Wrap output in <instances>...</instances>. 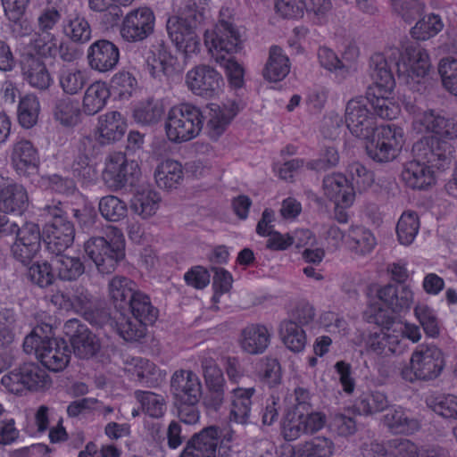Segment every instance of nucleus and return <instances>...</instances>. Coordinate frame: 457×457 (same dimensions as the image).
Instances as JSON below:
<instances>
[{"label": "nucleus", "mask_w": 457, "mask_h": 457, "mask_svg": "<svg viewBox=\"0 0 457 457\" xmlns=\"http://www.w3.org/2000/svg\"><path fill=\"white\" fill-rule=\"evenodd\" d=\"M127 129V123L120 112H108L98 117L96 129L97 141L100 145H109L122 138Z\"/></svg>", "instance_id": "obj_20"}, {"label": "nucleus", "mask_w": 457, "mask_h": 457, "mask_svg": "<svg viewBox=\"0 0 457 457\" xmlns=\"http://www.w3.org/2000/svg\"><path fill=\"white\" fill-rule=\"evenodd\" d=\"M346 243L353 252L361 255L370 253L376 245L372 233L362 227H352Z\"/></svg>", "instance_id": "obj_45"}, {"label": "nucleus", "mask_w": 457, "mask_h": 457, "mask_svg": "<svg viewBox=\"0 0 457 457\" xmlns=\"http://www.w3.org/2000/svg\"><path fill=\"white\" fill-rule=\"evenodd\" d=\"M382 420L394 434L411 435L420 428V420L410 410L401 406L390 409Z\"/></svg>", "instance_id": "obj_25"}, {"label": "nucleus", "mask_w": 457, "mask_h": 457, "mask_svg": "<svg viewBox=\"0 0 457 457\" xmlns=\"http://www.w3.org/2000/svg\"><path fill=\"white\" fill-rule=\"evenodd\" d=\"M64 307L74 309L93 324H99L101 320L107 318L105 312L96 309L93 296L82 286H75L72 288V295L65 300Z\"/></svg>", "instance_id": "obj_18"}, {"label": "nucleus", "mask_w": 457, "mask_h": 457, "mask_svg": "<svg viewBox=\"0 0 457 457\" xmlns=\"http://www.w3.org/2000/svg\"><path fill=\"white\" fill-rule=\"evenodd\" d=\"M186 84L195 95L212 98L221 92L223 79L212 67L202 64L187 71Z\"/></svg>", "instance_id": "obj_11"}, {"label": "nucleus", "mask_w": 457, "mask_h": 457, "mask_svg": "<svg viewBox=\"0 0 457 457\" xmlns=\"http://www.w3.org/2000/svg\"><path fill=\"white\" fill-rule=\"evenodd\" d=\"M98 209L101 215L109 221L117 222L124 219L128 207L124 201L115 195H106L100 199Z\"/></svg>", "instance_id": "obj_48"}, {"label": "nucleus", "mask_w": 457, "mask_h": 457, "mask_svg": "<svg viewBox=\"0 0 457 457\" xmlns=\"http://www.w3.org/2000/svg\"><path fill=\"white\" fill-rule=\"evenodd\" d=\"M280 336L284 345L294 353L302 352L306 345V335L303 328L293 320L280 324Z\"/></svg>", "instance_id": "obj_42"}, {"label": "nucleus", "mask_w": 457, "mask_h": 457, "mask_svg": "<svg viewBox=\"0 0 457 457\" xmlns=\"http://www.w3.org/2000/svg\"><path fill=\"white\" fill-rule=\"evenodd\" d=\"M220 429L215 426L204 428L187 442L195 451L204 454L205 457H216L217 447L220 443Z\"/></svg>", "instance_id": "obj_36"}, {"label": "nucleus", "mask_w": 457, "mask_h": 457, "mask_svg": "<svg viewBox=\"0 0 457 457\" xmlns=\"http://www.w3.org/2000/svg\"><path fill=\"white\" fill-rule=\"evenodd\" d=\"M15 242L11 246V253L15 260L24 265L29 264L38 253L41 247V236L38 225L26 222L14 234Z\"/></svg>", "instance_id": "obj_13"}, {"label": "nucleus", "mask_w": 457, "mask_h": 457, "mask_svg": "<svg viewBox=\"0 0 457 457\" xmlns=\"http://www.w3.org/2000/svg\"><path fill=\"white\" fill-rule=\"evenodd\" d=\"M445 367L442 350L433 344H421L412 352L410 367L401 371L405 381H431L437 378Z\"/></svg>", "instance_id": "obj_3"}, {"label": "nucleus", "mask_w": 457, "mask_h": 457, "mask_svg": "<svg viewBox=\"0 0 457 457\" xmlns=\"http://www.w3.org/2000/svg\"><path fill=\"white\" fill-rule=\"evenodd\" d=\"M43 211L53 218L44 228L46 248L51 253L59 255L72 245L75 237L74 225L62 216V211L57 204H47Z\"/></svg>", "instance_id": "obj_5"}, {"label": "nucleus", "mask_w": 457, "mask_h": 457, "mask_svg": "<svg viewBox=\"0 0 457 457\" xmlns=\"http://www.w3.org/2000/svg\"><path fill=\"white\" fill-rule=\"evenodd\" d=\"M109 295L115 307L123 311L137 291L136 284L123 276L113 277L108 285Z\"/></svg>", "instance_id": "obj_33"}, {"label": "nucleus", "mask_w": 457, "mask_h": 457, "mask_svg": "<svg viewBox=\"0 0 457 457\" xmlns=\"http://www.w3.org/2000/svg\"><path fill=\"white\" fill-rule=\"evenodd\" d=\"M402 52L390 47L384 53L374 54L370 58L371 77L386 91L395 87L394 72L403 79L413 90L420 91L428 79L430 59L428 52L420 46H408L405 55L408 63L400 64Z\"/></svg>", "instance_id": "obj_1"}, {"label": "nucleus", "mask_w": 457, "mask_h": 457, "mask_svg": "<svg viewBox=\"0 0 457 457\" xmlns=\"http://www.w3.org/2000/svg\"><path fill=\"white\" fill-rule=\"evenodd\" d=\"M83 249L100 273L110 274L125 258L124 235L117 227L109 226L105 236L91 237L85 241Z\"/></svg>", "instance_id": "obj_2"}, {"label": "nucleus", "mask_w": 457, "mask_h": 457, "mask_svg": "<svg viewBox=\"0 0 457 457\" xmlns=\"http://www.w3.org/2000/svg\"><path fill=\"white\" fill-rule=\"evenodd\" d=\"M270 337V334L265 326L251 324L242 329L239 344L245 352L260 354L268 347Z\"/></svg>", "instance_id": "obj_28"}, {"label": "nucleus", "mask_w": 457, "mask_h": 457, "mask_svg": "<svg viewBox=\"0 0 457 457\" xmlns=\"http://www.w3.org/2000/svg\"><path fill=\"white\" fill-rule=\"evenodd\" d=\"M419 228L420 221L416 212L403 213L396 226L399 242L405 245H411L416 237Z\"/></svg>", "instance_id": "obj_51"}, {"label": "nucleus", "mask_w": 457, "mask_h": 457, "mask_svg": "<svg viewBox=\"0 0 457 457\" xmlns=\"http://www.w3.org/2000/svg\"><path fill=\"white\" fill-rule=\"evenodd\" d=\"M290 71L289 60L283 54L282 49L273 46L270 49L269 60L263 70V76L270 81L277 82L283 79Z\"/></svg>", "instance_id": "obj_39"}, {"label": "nucleus", "mask_w": 457, "mask_h": 457, "mask_svg": "<svg viewBox=\"0 0 457 457\" xmlns=\"http://www.w3.org/2000/svg\"><path fill=\"white\" fill-rule=\"evenodd\" d=\"M405 347L401 335L396 334L395 329L392 332L374 333L367 341L368 351L382 358L401 354Z\"/></svg>", "instance_id": "obj_23"}, {"label": "nucleus", "mask_w": 457, "mask_h": 457, "mask_svg": "<svg viewBox=\"0 0 457 457\" xmlns=\"http://www.w3.org/2000/svg\"><path fill=\"white\" fill-rule=\"evenodd\" d=\"M53 264L47 262H34L28 270V278L39 287L45 288L51 286L54 281Z\"/></svg>", "instance_id": "obj_60"}, {"label": "nucleus", "mask_w": 457, "mask_h": 457, "mask_svg": "<svg viewBox=\"0 0 457 457\" xmlns=\"http://www.w3.org/2000/svg\"><path fill=\"white\" fill-rule=\"evenodd\" d=\"M164 112L162 102L146 100L140 103L134 110L133 117L138 123L144 125L154 124L160 120Z\"/></svg>", "instance_id": "obj_49"}, {"label": "nucleus", "mask_w": 457, "mask_h": 457, "mask_svg": "<svg viewBox=\"0 0 457 457\" xmlns=\"http://www.w3.org/2000/svg\"><path fill=\"white\" fill-rule=\"evenodd\" d=\"M139 173L136 162H128L124 154L120 152L111 154L105 162L104 178L114 189L124 187L132 184L133 179Z\"/></svg>", "instance_id": "obj_15"}, {"label": "nucleus", "mask_w": 457, "mask_h": 457, "mask_svg": "<svg viewBox=\"0 0 457 457\" xmlns=\"http://www.w3.org/2000/svg\"><path fill=\"white\" fill-rule=\"evenodd\" d=\"M334 451L332 439L318 436L296 445L294 447V457H331Z\"/></svg>", "instance_id": "obj_32"}, {"label": "nucleus", "mask_w": 457, "mask_h": 457, "mask_svg": "<svg viewBox=\"0 0 457 457\" xmlns=\"http://www.w3.org/2000/svg\"><path fill=\"white\" fill-rule=\"evenodd\" d=\"M29 206V195L22 185L0 176V211L22 212Z\"/></svg>", "instance_id": "obj_19"}, {"label": "nucleus", "mask_w": 457, "mask_h": 457, "mask_svg": "<svg viewBox=\"0 0 457 457\" xmlns=\"http://www.w3.org/2000/svg\"><path fill=\"white\" fill-rule=\"evenodd\" d=\"M161 197L151 189L137 191L131 199V210L142 219L154 215L159 208Z\"/></svg>", "instance_id": "obj_41"}, {"label": "nucleus", "mask_w": 457, "mask_h": 457, "mask_svg": "<svg viewBox=\"0 0 457 457\" xmlns=\"http://www.w3.org/2000/svg\"><path fill=\"white\" fill-rule=\"evenodd\" d=\"M46 6L38 16V27L40 31L51 32L61 19L62 0H46Z\"/></svg>", "instance_id": "obj_58"}, {"label": "nucleus", "mask_w": 457, "mask_h": 457, "mask_svg": "<svg viewBox=\"0 0 457 457\" xmlns=\"http://www.w3.org/2000/svg\"><path fill=\"white\" fill-rule=\"evenodd\" d=\"M63 33L73 43L85 44L91 39L92 29L86 17L74 12L66 17L63 22Z\"/></svg>", "instance_id": "obj_34"}, {"label": "nucleus", "mask_w": 457, "mask_h": 457, "mask_svg": "<svg viewBox=\"0 0 457 457\" xmlns=\"http://www.w3.org/2000/svg\"><path fill=\"white\" fill-rule=\"evenodd\" d=\"M201 366L206 387L224 386L225 379L215 360L210 356L201 358Z\"/></svg>", "instance_id": "obj_64"}, {"label": "nucleus", "mask_w": 457, "mask_h": 457, "mask_svg": "<svg viewBox=\"0 0 457 457\" xmlns=\"http://www.w3.org/2000/svg\"><path fill=\"white\" fill-rule=\"evenodd\" d=\"M324 195L336 205L349 207L353 204L355 193L348 184V179L341 173H333L323 179Z\"/></svg>", "instance_id": "obj_22"}, {"label": "nucleus", "mask_w": 457, "mask_h": 457, "mask_svg": "<svg viewBox=\"0 0 457 457\" xmlns=\"http://www.w3.org/2000/svg\"><path fill=\"white\" fill-rule=\"evenodd\" d=\"M52 262L57 277L63 281L77 280L85 272V265L79 257L59 253Z\"/></svg>", "instance_id": "obj_37"}, {"label": "nucleus", "mask_w": 457, "mask_h": 457, "mask_svg": "<svg viewBox=\"0 0 457 457\" xmlns=\"http://www.w3.org/2000/svg\"><path fill=\"white\" fill-rule=\"evenodd\" d=\"M254 392L253 387H238L233 390L230 417L234 421L240 424L248 422L252 405L251 398Z\"/></svg>", "instance_id": "obj_38"}, {"label": "nucleus", "mask_w": 457, "mask_h": 457, "mask_svg": "<svg viewBox=\"0 0 457 457\" xmlns=\"http://www.w3.org/2000/svg\"><path fill=\"white\" fill-rule=\"evenodd\" d=\"M59 83L68 95L79 93L87 83L85 72L76 68L62 69L59 74Z\"/></svg>", "instance_id": "obj_56"}, {"label": "nucleus", "mask_w": 457, "mask_h": 457, "mask_svg": "<svg viewBox=\"0 0 457 457\" xmlns=\"http://www.w3.org/2000/svg\"><path fill=\"white\" fill-rule=\"evenodd\" d=\"M147 323L134 316L129 317L122 311L120 316L116 318L117 332L128 342H137L143 338L145 336V326Z\"/></svg>", "instance_id": "obj_40"}, {"label": "nucleus", "mask_w": 457, "mask_h": 457, "mask_svg": "<svg viewBox=\"0 0 457 457\" xmlns=\"http://www.w3.org/2000/svg\"><path fill=\"white\" fill-rule=\"evenodd\" d=\"M395 13L406 22H412L420 17L425 9V4L420 0H391Z\"/></svg>", "instance_id": "obj_57"}, {"label": "nucleus", "mask_w": 457, "mask_h": 457, "mask_svg": "<svg viewBox=\"0 0 457 457\" xmlns=\"http://www.w3.org/2000/svg\"><path fill=\"white\" fill-rule=\"evenodd\" d=\"M443 27L441 18L432 13L420 19L411 28V34L418 40H427L440 32Z\"/></svg>", "instance_id": "obj_54"}, {"label": "nucleus", "mask_w": 457, "mask_h": 457, "mask_svg": "<svg viewBox=\"0 0 457 457\" xmlns=\"http://www.w3.org/2000/svg\"><path fill=\"white\" fill-rule=\"evenodd\" d=\"M376 88L378 89V95L375 92L371 93L372 88H369L367 96L369 97L368 104H370L376 115L382 119L392 120L396 116V106L384 95L392 91V89L386 91L382 87L378 85L374 80Z\"/></svg>", "instance_id": "obj_43"}, {"label": "nucleus", "mask_w": 457, "mask_h": 457, "mask_svg": "<svg viewBox=\"0 0 457 457\" xmlns=\"http://www.w3.org/2000/svg\"><path fill=\"white\" fill-rule=\"evenodd\" d=\"M201 112L190 104L173 106V142L188 141L198 135L202 129Z\"/></svg>", "instance_id": "obj_14"}, {"label": "nucleus", "mask_w": 457, "mask_h": 457, "mask_svg": "<svg viewBox=\"0 0 457 457\" xmlns=\"http://www.w3.org/2000/svg\"><path fill=\"white\" fill-rule=\"evenodd\" d=\"M137 399L142 409L153 418H160L165 411V403L162 396L152 392H136Z\"/></svg>", "instance_id": "obj_63"}, {"label": "nucleus", "mask_w": 457, "mask_h": 457, "mask_svg": "<svg viewBox=\"0 0 457 457\" xmlns=\"http://www.w3.org/2000/svg\"><path fill=\"white\" fill-rule=\"evenodd\" d=\"M124 311H128L135 318L141 319L150 324L154 322L157 318V310L152 305L149 296L138 290Z\"/></svg>", "instance_id": "obj_44"}, {"label": "nucleus", "mask_w": 457, "mask_h": 457, "mask_svg": "<svg viewBox=\"0 0 457 457\" xmlns=\"http://www.w3.org/2000/svg\"><path fill=\"white\" fill-rule=\"evenodd\" d=\"M412 127L419 133H431L429 137L447 140L450 143L457 137V123L434 110L418 113L414 117Z\"/></svg>", "instance_id": "obj_10"}, {"label": "nucleus", "mask_w": 457, "mask_h": 457, "mask_svg": "<svg viewBox=\"0 0 457 457\" xmlns=\"http://www.w3.org/2000/svg\"><path fill=\"white\" fill-rule=\"evenodd\" d=\"M54 116L63 126L76 125L79 116L77 102L69 97L57 99L54 107Z\"/></svg>", "instance_id": "obj_50"}, {"label": "nucleus", "mask_w": 457, "mask_h": 457, "mask_svg": "<svg viewBox=\"0 0 457 457\" xmlns=\"http://www.w3.org/2000/svg\"><path fill=\"white\" fill-rule=\"evenodd\" d=\"M145 69L159 81H170L171 73V54L163 40L158 44L156 52L146 60Z\"/></svg>", "instance_id": "obj_29"}, {"label": "nucleus", "mask_w": 457, "mask_h": 457, "mask_svg": "<svg viewBox=\"0 0 457 457\" xmlns=\"http://www.w3.org/2000/svg\"><path fill=\"white\" fill-rule=\"evenodd\" d=\"M110 91L106 84L96 81L91 84L84 94L82 110L87 115H95L106 104Z\"/></svg>", "instance_id": "obj_35"}, {"label": "nucleus", "mask_w": 457, "mask_h": 457, "mask_svg": "<svg viewBox=\"0 0 457 457\" xmlns=\"http://www.w3.org/2000/svg\"><path fill=\"white\" fill-rule=\"evenodd\" d=\"M366 141L370 158L377 162H387L396 158L403 145V129L395 125L381 126Z\"/></svg>", "instance_id": "obj_6"}, {"label": "nucleus", "mask_w": 457, "mask_h": 457, "mask_svg": "<svg viewBox=\"0 0 457 457\" xmlns=\"http://www.w3.org/2000/svg\"><path fill=\"white\" fill-rule=\"evenodd\" d=\"M209 119L207 121V132L212 140H217L226 130L228 124L238 112V106L235 102L220 106L210 104L208 106Z\"/></svg>", "instance_id": "obj_26"}, {"label": "nucleus", "mask_w": 457, "mask_h": 457, "mask_svg": "<svg viewBox=\"0 0 457 457\" xmlns=\"http://www.w3.org/2000/svg\"><path fill=\"white\" fill-rule=\"evenodd\" d=\"M428 407L437 415L457 420V396L453 395H439L427 400Z\"/></svg>", "instance_id": "obj_53"}, {"label": "nucleus", "mask_w": 457, "mask_h": 457, "mask_svg": "<svg viewBox=\"0 0 457 457\" xmlns=\"http://www.w3.org/2000/svg\"><path fill=\"white\" fill-rule=\"evenodd\" d=\"M154 22V14L149 8L130 11L122 21L120 36L129 43L142 42L153 34Z\"/></svg>", "instance_id": "obj_12"}, {"label": "nucleus", "mask_w": 457, "mask_h": 457, "mask_svg": "<svg viewBox=\"0 0 457 457\" xmlns=\"http://www.w3.org/2000/svg\"><path fill=\"white\" fill-rule=\"evenodd\" d=\"M170 145L168 142H156L154 156L161 161L154 171V179L158 187L170 190L171 188V161L170 160Z\"/></svg>", "instance_id": "obj_31"}, {"label": "nucleus", "mask_w": 457, "mask_h": 457, "mask_svg": "<svg viewBox=\"0 0 457 457\" xmlns=\"http://www.w3.org/2000/svg\"><path fill=\"white\" fill-rule=\"evenodd\" d=\"M401 176L405 185L412 189L424 190L435 183L430 167L417 158L404 164Z\"/></svg>", "instance_id": "obj_27"}, {"label": "nucleus", "mask_w": 457, "mask_h": 457, "mask_svg": "<svg viewBox=\"0 0 457 457\" xmlns=\"http://www.w3.org/2000/svg\"><path fill=\"white\" fill-rule=\"evenodd\" d=\"M22 71L28 83L38 90L47 89L53 82L45 62L39 57L27 56L23 62Z\"/></svg>", "instance_id": "obj_30"}, {"label": "nucleus", "mask_w": 457, "mask_h": 457, "mask_svg": "<svg viewBox=\"0 0 457 457\" xmlns=\"http://www.w3.org/2000/svg\"><path fill=\"white\" fill-rule=\"evenodd\" d=\"M345 177L353 191H365L374 182L373 173L359 162H353L347 166Z\"/></svg>", "instance_id": "obj_47"}, {"label": "nucleus", "mask_w": 457, "mask_h": 457, "mask_svg": "<svg viewBox=\"0 0 457 457\" xmlns=\"http://www.w3.org/2000/svg\"><path fill=\"white\" fill-rule=\"evenodd\" d=\"M40 105L37 98L29 95L23 97L19 104L18 120L21 127L30 129L37 122Z\"/></svg>", "instance_id": "obj_52"}, {"label": "nucleus", "mask_w": 457, "mask_h": 457, "mask_svg": "<svg viewBox=\"0 0 457 457\" xmlns=\"http://www.w3.org/2000/svg\"><path fill=\"white\" fill-rule=\"evenodd\" d=\"M11 160L12 166L21 175L35 171L39 164L37 148L27 139H21L13 144Z\"/></svg>", "instance_id": "obj_24"}, {"label": "nucleus", "mask_w": 457, "mask_h": 457, "mask_svg": "<svg viewBox=\"0 0 457 457\" xmlns=\"http://www.w3.org/2000/svg\"><path fill=\"white\" fill-rule=\"evenodd\" d=\"M438 72L445 88L457 96V59H442L438 65Z\"/></svg>", "instance_id": "obj_62"}, {"label": "nucleus", "mask_w": 457, "mask_h": 457, "mask_svg": "<svg viewBox=\"0 0 457 457\" xmlns=\"http://www.w3.org/2000/svg\"><path fill=\"white\" fill-rule=\"evenodd\" d=\"M202 393L199 378L191 370L173 373V397L176 403H197Z\"/></svg>", "instance_id": "obj_17"}, {"label": "nucleus", "mask_w": 457, "mask_h": 457, "mask_svg": "<svg viewBox=\"0 0 457 457\" xmlns=\"http://www.w3.org/2000/svg\"><path fill=\"white\" fill-rule=\"evenodd\" d=\"M132 361L135 365L134 375L139 382L147 386L158 384L160 372L152 361L143 358H133Z\"/></svg>", "instance_id": "obj_59"}, {"label": "nucleus", "mask_w": 457, "mask_h": 457, "mask_svg": "<svg viewBox=\"0 0 457 457\" xmlns=\"http://www.w3.org/2000/svg\"><path fill=\"white\" fill-rule=\"evenodd\" d=\"M204 42L216 62H222L227 55L237 53L241 47L237 29L225 21H220L213 29L204 33Z\"/></svg>", "instance_id": "obj_7"}, {"label": "nucleus", "mask_w": 457, "mask_h": 457, "mask_svg": "<svg viewBox=\"0 0 457 457\" xmlns=\"http://www.w3.org/2000/svg\"><path fill=\"white\" fill-rule=\"evenodd\" d=\"M23 350L28 354H35L36 358L51 371H61L70 362L71 351L65 341L41 337L35 332L25 337Z\"/></svg>", "instance_id": "obj_4"}, {"label": "nucleus", "mask_w": 457, "mask_h": 457, "mask_svg": "<svg viewBox=\"0 0 457 457\" xmlns=\"http://www.w3.org/2000/svg\"><path fill=\"white\" fill-rule=\"evenodd\" d=\"M415 158L438 170L448 168L454 158L453 143L436 137H422L412 146Z\"/></svg>", "instance_id": "obj_8"}, {"label": "nucleus", "mask_w": 457, "mask_h": 457, "mask_svg": "<svg viewBox=\"0 0 457 457\" xmlns=\"http://www.w3.org/2000/svg\"><path fill=\"white\" fill-rule=\"evenodd\" d=\"M377 296L395 313L408 311L413 303V293L406 285L387 284L377 291Z\"/></svg>", "instance_id": "obj_21"}, {"label": "nucleus", "mask_w": 457, "mask_h": 457, "mask_svg": "<svg viewBox=\"0 0 457 457\" xmlns=\"http://www.w3.org/2000/svg\"><path fill=\"white\" fill-rule=\"evenodd\" d=\"M18 369L25 390H37L45 387L49 382L46 370L36 363H24Z\"/></svg>", "instance_id": "obj_46"}, {"label": "nucleus", "mask_w": 457, "mask_h": 457, "mask_svg": "<svg viewBox=\"0 0 457 457\" xmlns=\"http://www.w3.org/2000/svg\"><path fill=\"white\" fill-rule=\"evenodd\" d=\"M369 97L350 100L345 108V124L350 132L361 139L370 138L378 129L374 116L368 109Z\"/></svg>", "instance_id": "obj_9"}, {"label": "nucleus", "mask_w": 457, "mask_h": 457, "mask_svg": "<svg viewBox=\"0 0 457 457\" xmlns=\"http://www.w3.org/2000/svg\"><path fill=\"white\" fill-rule=\"evenodd\" d=\"M389 406L387 395L381 391H372L362 397L359 403L358 409L364 414H373L385 411Z\"/></svg>", "instance_id": "obj_61"}, {"label": "nucleus", "mask_w": 457, "mask_h": 457, "mask_svg": "<svg viewBox=\"0 0 457 457\" xmlns=\"http://www.w3.org/2000/svg\"><path fill=\"white\" fill-rule=\"evenodd\" d=\"M87 57L91 69L106 72L113 70L118 64L120 50L112 42L99 39L88 47Z\"/></svg>", "instance_id": "obj_16"}, {"label": "nucleus", "mask_w": 457, "mask_h": 457, "mask_svg": "<svg viewBox=\"0 0 457 457\" xmlns=\"http://www.w3.org/2000/svg\"><path fill=\"white\" fill-rule=\"evenodd\" d=\"M74 354L80 359H90L100 350V343L96 335L87 331L71 342Z\"/></svg>", "instance_id": "obj_55"}]
</instances>
